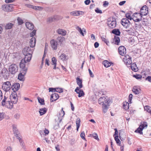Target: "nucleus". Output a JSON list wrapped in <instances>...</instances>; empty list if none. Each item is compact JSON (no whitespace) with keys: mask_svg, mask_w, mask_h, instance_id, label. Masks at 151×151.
<instances>
[{"mask_svg":"<svg viewBox=\"0 0 151 151\" xmlns=\"http://www.w3.org/2000/svg\"><path fill=\"white\" fill-rule=\"evenodd\" d=\"M10 101H6L7 98L4 96V99L2 100V105L3 106L5 105L7 108H12L14 104L17 103L18 101L17 95L16 92H13L12 93L10 96Z\"/></svg>","mask_w":151,"mask_h":151,"instance_id":"f257e3e1","label":"nucleus"},{"mask_svg":"<svg viewBox=\"0 0 151 151\" xmlns=\"http://www.w3.org/2000/svg\"><path fill=\"white\" fill-rule=\"evenodd\" d=\"M30 47H26L23 50V54L25 57L24 58L21 60V63H26L27 62H29L31 60L33 50V48L32 49Z\"/></svg>","mask_w":151,"mask_h":151,"instance_id":"f03ea898","label":"nucleus"},{"mask_svg":"<svg viewBox=\"0 0 151 151\" xmlns=\"http://www.w3.org/2000/svg\"><path fill=\"white\" fill-rule=\"evenodd\" d=\"M25 64L21 63L20 62L19 65L20 68L22 69L21 73H19L18 76V79L21 81H24V76L25 75L27 70V68L25 67Z\"/></svg>","mask_w":151,"mask_h":151,"instance_id":"7ed1b4c3","label":"nucleus"},{"mask_svg":"<svg viewBox=\"0 0 151 151\" xmlns=\"http://www.w3.org/2000/svg\"><path fill=\"white\" fill-rule=\"evenodd\" d=\"M18 70V66L15 64H12L9 67V71L12 74H15L17 72Z\"/></svg>","mask_w":151,"mask_h":151,"instance_id":"20e7f679","label":"nucleus"},{"mask_svg":"<svg viewBox=\"0 0 151 151\" xmlns=\"http://www.w3.org/2000/svg\"><path fill=\"white\" fill-rule=\"evenodd\" d=\"M111 102V101L108 98H106L105 96L101 97L98 100L99 103V104H102V105L107 104L108 106H109Z\"/></svg>","mask_w":151,"mask_h":151,"instance_id":"39448f33","label":"nucleus"},{"mask_svg":"<svg viewBox=\"0 0 151 151\" xmlns=\"http://www.w3.org/2000/svg\"><path fill=\"white\" fill-rule=\"evenodd\" d=\"M107 23L108 26L112 29L115 28L116 25V21L115 19L113 18L109 19Z\"/></svg>","mask_w":151,"mask_h":151,"instance_id":"423d86ee","label":"nucleus"},{"mask_svg":"<svg viewBox=\"0 0 151 151\" xmlns=\"http://www.w3.org/2000/svg\"><path fill=\"white\" fill-rule=\"evenodd\" d=\"M132 58L131 57L128 55H125L124 58H123V61L124 62V63L128 66V65H130L132 63Z\"/></svg>","mask_w":151,"mask_h":151,"instance_id":"0eeeda50","label":"nucleus"},{"mask_svg":"<svg viewBox=\"0 0 151 151\" xmlns=\"http://www.w3.org/2000/svg\"><path fill=\"white\" fill-rule=\"evenodd\" d=\"M13 4H5L2 6L1 8L5 12L11 11L13 8Z\"/></svg>","mask_w":151,"mask_h":151,"instance_id":"6e6552de","label":"nucleus"},{"mask_svg":"<svg viewBox=\"0 0 151 151\" xmlns=\"http://www.w3.org/2000/svg\"><path fill=\"white\" fill-rule=\"evenodd\" d=\"M121 23L122 25L126 28L129 27L130 24V23L129 20L127 18L122 19Z\"/></svg>","mask_w":151,"mask_h":151,"instance_id":"1a4fd4ad","label":"nucleus"},{"mask_svg":"<svg viewBox=\"0 0 151 151\" xmlns=\"http://www.w3.org/2000/svg\"><path fill=\"white\" fill-rule=\"evenodd\" d=\"M12 88L11 83L9 81L4 82L2 88L5 91H9Z\"/></svg>","mask_w":151,"mask_h":151,"instance_id":"9d476101","label":"nucleus"},{"mask_svg":"<svg viewBox=\"0 0 151 151\" xmlns=\"http://www.w3.org/2000/svg\"><path fill=\"white\" fill-rule=\"evenodd\" d=\"M142 14L138 13H134L132 16V19L134 22H138L140 21L139 18L142 17Z\"/></svg>","mask_w":151,"mask_h":151,"instance_id":"9b49d317","label":"nucleus"},{"mask_svg":"<svg viewBox=\"0 0 151 151\" xmlns=\"http://www.w3.org/2000/svg\"><path fill=\"white\" fill-rule=\"evenodd\" d=\"M65 114V111H63V108H62V109L60 111H59L57 114V116L59 120V123H60L62 121L63 118Z\"/></svg>","mask_w":151,"mask_h":151,"instance_id":"f8f14e48","label":"nucleus"},{"mask_svg":"<svg viewBox=\"0 0 151 151\" xmlns=\"http://www.w3.org/2000/svg\"><path fill=\"white\" fill-rule=\"evenodd\" d=\"M51 46L53 50H56L58 47V42L54 39L50 41Z\"/></svg>","mask_w":151,"mask_h":151,"instance_id":"ddd939ff","label":"nucleus"},{"mask_svg":"<svg viewBox=\"0 0 151 151\" xmlns=\"http://www.w3.org/2000/svg\"><path fill=\"white\" fill-rule=\"evenodd\" d=\"M76 82L78 85L79 86V87H77L76 89V90H79V89L83 87L82 81V79H80L79 78L77 77L76 79Z\"/></svg>","mask_w":151,"mask_h":151,"instance_id":"4468645a","label":"nucleus"},{"mask_svg":"<svg viewBox=\"0 0 151 151\" xmlns=\"http://www.w3.org/2000/svg\"><path fill=\"white\" fill-rule=\"evenodd\" d=\"M119 52L121 55L124 56L126 53L125 48L123 46L119 47Z\"/></svg>","mask_w":151,"mask_h":151,"instance_id":"2eb2a0df","label":"nucleus"},{"mask_svg":"<svg viewBox=\"0 0 151 151\" xmlns=\"http://www.w3.org/2000/svg\"><path fill=\"white\" fill-rule=\"evenodd\" d=\"M70 14L73 16H79L80 15H83L84 14L83 12L78 11H74L70 12Z\"/></svg>","mask_w":151,"mask_h":151,"instance_id":"dca6fc26","label":"nucleus"},{"mask_svg":"<svg viewBox=\"0 0 151 151\" xmlns=\"http://www.w3.org/2000/svg\"><path fill=\"white\" fill-rule=\"evenodd\" d=\"M141 91V88L140 86H134L132 89L133 92L135 94H138Z\"/></svg>","mask_w":151,"mask_h":151,"instance_id":"f3484780","label":"nucleus"},{"mask_svg":"<svg viewBox=\"0 0 151 151\" xmlns=\"http://www.w3.org/2000/svg\"><path fill=\"white\" fill-rule=\"evenodd\" d=\"M59 97L58 95L56 93H54L51 95L50 101L51 102H52L58 99Z\"/></svg>","mask_w":151,"mask_h":151,"instance_id":"a211bd4d","label":"nucleus"},{"mask_svg":"<svg viewBox=\"0 0 151 151\" xmlns=\"http://www.w3.org/2000/svg\"><path fill=\"white\" fill-rule=\"evenodd\" d=\"M36 42V39L34 37H32L30 40L29 45L30 47L33 48L34 47L35 45Z\"/></svg>","mask_w":151,"mask_h":151,"instance_id":"6ab92c4d","label":"nucleus"},{"mask_svg":"<svg viewBox=\"0 0 151 151\" xmlns=\"http://www.w3.org/2000/svg\"><path fill=\"white\" fill-rule=\"evenodd\" d=\"M20 87V84L19 83H16L12 85V88L13 91V92H15L17 91Z\"/></svg>","mask_w":151,"mask_h":151,"instance_id":"aec40b11","label":"nucleus"},{"mask_svg":"<svg viewBox=\"0 0 151 151\" xmlns=\"http://www.w3.org/2000/svg\"><path fill=\"white\" fill-rule=\"evenodd\" d=\"M76 29H77L80 33L83 36H84V33L86 34V29L83 28L82 29L79 26H77L76 28Z\"/></svg>","mask_w":151,"mask_h":151,"instance_id":"412c9836","label":"nucleus"},{"mask_svg":"<svg viewBox=\"0 0 151 151\" xmlns=\"http://www.w3.org/2000/svg\"><path fill=\"white\" fill-rule=\"evenodd\" d=\"M56 32L59 35L63 36H65L66 33V31L64 29H58L56 30Z\"/></svg>","mask_w":151,"mask_h":151,"instance_id":"4be33fe9","label":"nucleus"},{"mask_svg":"<svg viewBox=\"0 0 151 151\" xmlns=\"http://www.w3.org/2000/svg\"><path fill=\"white\" fill-rule=\"evenodd\" d=\"M148 13V9L146 5L142 6V16H146Z\"/></svg>","mask_w":151,"mask_h":151,"instance_id":"5701e85b","label":"nucleus"},{"mask_svg":"<svg viewBox=\"0 0 151 151\" xmlns=\"http://www.w3.org/2000/svg\"><path fill=\"white\" fill-rule=\"evenodd\" d=\"M25 24L27 28L30 30H32L34 28V25L32 23L27 22Z\"/></svg>","mask_w":151,"mask_h":151,"instance_id":"b1692460","label":"nucleus"},{"mask_svg":"<svg viewBox=\"0 0 151 151\" xmlns=\"http://www.w3.org/2000/svg\"><path fill=\"white\" fill-rule=\"evenodd\" d=\"M102 64L106 68H108L112 64H113L112 62H109L107 60L104 61L102 62Z\"/></svg>","mask_w":151,"mask_h":151,"instance_id":"393cba45","label":"nucleus"},{"mask_svg":"<svg viewBox=\"0 0 151 151\" xmlns=\"http://www.w3.org/2000/svg\"><path fill=\"white\" fill-rule=\"evenodd\" d=\"M130 67L132 70L134 72H137L138 70V68L135 63H132Z\"/></svg>","mask_w":151,"mask_h":151,"instance_id":"a878e982","label":"nucleus"},{"mask_svg":"<svg viewBox=\"0 0 151 151\" xmlns=\"http://www.w3.org/2000/svg\"><path fill=\"white\" fill-rule=\"evenodd\" d=\"M75 91L78 94V97H80L81 96H83L84 95V93L82 90L79 89V90H76L75 89Z\"/></svg>","mask_w":151,"mask_h":151,"instance_id":"bb28decb","label":"nucleus"},{"mask_svg":"<svg viewBox=\"0 0 151 151\" xmlns=\"http://www.w3.org/2000/svg\"><path fill=\"white\" fill-rule=\"evenodd\" d=\"M102 108L103 112L104 113L106 112L109 106L107 104H105L102 105Z\"/></svg>","mask_w":151,"mask_h":151,"instance_id":"cd10ccee","label":"nucleus"},{"mask_svg":"<svg viewBox=\"0 0 151 151\" xmlns=\"http://www.w3.org/2000/svg\"><path fill=\"white\" fill-rule=\"evenodd\" d=\"M47 109L46 108H41L40 109L39 112L40 115L42 116L45 114L47 111Z\"/></svg>","mask_w":151,"mask_h":151,"instance_id":"c85d7f7f","label":"nucleus"},{"mask_svg":"<svg viewBox=\"0 0 151 151\" xmlns=\"http://www.w3.org/2000/svg\"><path fill=\"white\" fill-rule=\"evenodd\" d=\"M112 33L118 36L120 34V32L119 31V30L118 29H113L112 31Z\"/></svg>","mask_w":151,"mask_h":151,"instance_id":"c756f323","label":"nucleus"},{"mask_svg":"<svg viewBox=\"0 0 151 151\" xmlns=\"http://www.w3.org/2000/svg\"><path fill=\"white\" fill-rule=\"evenodd\" d=\"M134 132L138 133L140 134H142V123H140L139 127Z\"/></svg>","mask_w":151,"mask_h":151,"instance_id":"7c9ffc66","label":"nucleus"},{"mask_svg":"<svg viewBox=\"0 0 151 151\" xmlns=\"http://www.w3.org/2000/svg\"><path fill=\"white\" fill-rule=\"evenodd\" d=\"M114 41L115 42V43L116 44L118 45L120 41L119 37L118 36H115L114 38Z\"/></svg>","mask_w":151,"mask_h":151,"instance_id":"2f4dec72","label":"nucleus"},{"mask_svg":"<svg viewBox=\"0 0 151 151\" xmlns=\"http://www.w3.org/2000/svg\"><path fill=\"white\" fill-rule=\"evenodd\" d=\"M143 106L145 110H146L147 111L151 114V110L150 109L151 108L150 106L147 105L145 106L144 105H143Z\"/></svg>","mask_w":151,"mask_h":151,"instance_id":"473e14b6","label":"nucleus"},{"mask_svg":"<svg viewBox=\"0 0 151 151\" xmlns=\"http://www.w3.org/2000/svg\"><path fill=\"white\" fill-rule=\"evenodd\" d=\"M80 119L78 118L77 119L76 124V129L77 131L78 130V129L80 126Z\"/></svg>","mask_w":151,"mask_h":151,"instance_id":"72a5a7b5","label":"nucleus"},{"mask_svg":"<svg viewBox=\"0 0 151 151\" xmlns=\"http://www.w3.org/2000/svg\"><path fill=\"white\" fill-rule=\"evenodd\" d=\"M106 37L104 35L102 36L101 37L102 40L103 41L105 42L107 45L109 43L108 41L106 39Z\"/></svg>","mask_w":151,"mask_h":151,"instance_id":"f704fd0d","label":"nucleus"},{"mask_svg":"<svg viewBox=\"0 0 151 151\" xmlns=\"http://www.w3.org/2000/svg\"><path fill=\"white\" fill-rule=\"evenodd\" d=\"M57 40L58 41L59 43L62 44L65 38L59 36L57 37Z\"/></svg>","mask_w":151,"mask_h":151,"instance_id":"c9c22d12","label":"nucleus"},{"mask_svg":"<svg viewBox=\"0 0 151 151\" xmlns=\"http://www.w3.org/2000/svg\"><path fill=\"white\" fill-rule=\"evenodd\" d=\"M123 108L125 110L128 109L129 107V104L128 102L124 103L123 105Z\"/></svg>","mask_w":151,"mask_h":151,"instance_id":"e433bc0d","label":"nucleus"},{"mask_svg":"<svg viewBox=\"0 0 151 151\" xmlns=\"http://www.w3.org/2000/svg\"><path fill=\"white\" fill-rule=\"evenodd\" d=\"M57 16L50 17L49 18L48 20L50 22L53 21L57 20Z\"/></svg>","mask_w":151,"mask_h":151,"instance_id":"4c0bfd02","label":"nucleus"},{"mask_svg":"<svg viewBox=\"0 0 151 151\" xmlns=\"http://www.w3.org/2000/svg\"><path fill=\"white\" fill-rule=\"evenodd\" d=\"M114 139L116 141V143L118 145H120L121 142L119 139L118 138V136H115L114 137Z\"/></svg>","mask_w":151,"mask_h":151,"instance_id":"58836bf2","label":"nucleus"},{"mask_svg":"<svg viewBox=\"0 0 151 151\" xmlns=\"http://www.w3.org/2000/svg\"><path fill=\"white\" fill-rule=\"evenodd\" d=\"M13 26V24H12L8 23L6 25L5 27L6 29H11Z\"/></svg>","mask_w":151,"mask_h":151,"instance_id":"ea45409f","label":"nucleus"},{"mask_svg":"<svg viewBox=\"0 0 151 151\" xmlns=\"http://www.w3.org/2000/svg\"><path fill=\"white\" fill-rule=\"evenodd\" d=\"M147 124L146 122H144L142 124V131L143 129L147 128Z\"/></svg>","mask_w":151,"mask_h":151,"instance_id":"a19ab883","label":"nucleus"},{"mask_svg":"<svg viewBox=\"0 0 151 151\" xmlns=\"http://www.w3.org/2000/svg\"><path fill=\"white\" fill-rule=\"evenodd\" d=\"M38 102L41 105H43L44 104V100L40 97H38L37 98Z\"/></svg>","mask_w":151,"mask_h":151,"instance_id":"79ce46f5","label":"nucleus"},{"mask_svg":"<svg viewBox=\"0 0 151 151\" xmlns=\"http://www.w3.org/2000/svg\"><path fill=\"white\" fill-rule=\"evenodd\" d=\"M125 16L126 17V18L127 19H129L131 20L132 19V17H131L130 14L129 13H127L126 14Z\"/></svg>","mask_w":151,"mask_h":151,"instance_id":"37998d69","label":"nucleus"},{"mask_svg":"<svg viewBox=\"0 0 151 151\" xmlns=\"http://www.w3.org/2000/svg\"><path fill=\"white\" fill-rule=\"evenodd\" d=\"M66 57V55L64 54H62L59 56V58L63 61L65 60Z\"/></svg>","mask_w":151,"mask_h":151,"instance_id":"c03bdc74","label":"nucleus"},{"mask_svg":"<svg viewBox=\"0 0 151 151\" xmlns=\"http://www.w3.org/2000/svg\"><path fill=\"white\" fill-rule=\"evenodd\" d=\"M17 20L18 24L19 25H21L23 23V20L21 18L18 17Z\"/></svg>","mask_w":151,"mask_h":151,"instance_id":"a18cd8bd","label":"nucleus"},{"mask_svg":"<svg viewBox=\"0 0 151 151\" xmlns=\"http://www.w3.org/2000/svg\"><path fill=\"white\" fill-rule=\"evenodd\" d=\"M93 137L95 139L97 140H99V138H98V136L97 134L96 133H94L92 134Z\"/></svg>","mask_w":151,"mask_h":151,"instance_id":"49530a36","label":"nucleus"},{"mask_svg":"<svg viewBox=\"0 0 151 151\" xmlns=\"http://www.w3.org/2000/svg\"><path fill=\"white\" fill-rule=\"evenodd\" d=\"M52 64H56L57 60L55 57H53L52 59Z\"/></svg>","mask_w":151,"mask_h":151,"instance_id":"de8ad7c7","label":"nucleus"},{"mask_svg":"<svg viewBox=\"0 0 151 151\" xmlns=\"http://www.w3.org/2000/svg\"><path fill=\"white\" fill-rule=\"evenodd\" d=\"M80 136H81V138L82 139H83L84 140H86V138L85 137V133L83 131L82 132H81V134Z\"/></svg>","mask_w":151,"mask_h":151,"instance_id":"09e8293b","label":"nucleus"},{"mask_svg":"<svg viewBox=\"0 0 151 151\" xmlns=\"http://www.w3.org/2000/svg\"><path fill=\"white\" fill-rule=\"evenodd\" d=\"M33 9L36 10H41L42 9V8L41 6H34Z\"/></svg>","mask_w":151,"mask_h":151,"instance_id":"8fccbe9b","label":"nucleus"},{"mask_svg":"<svg viewBox=\"0 0 151 151\" xmlns=\"http://www.w3.org/2000/svg\"><path fill=\"white\" fill-rule=\"evenodd\" d=\"M36 33V30L34 29L30 33V36L33 37V36L35 35Z\"/></svg>","mask_w":151,"mask_h":151,"instance_id":"3c124183","label":"nucleus"},{"mask_svg":"<svg viewBox=\"0 0 151 151\" xmlns=\"http://www.w3.org/2000/svg\"><path fill=\"white\" fill-rule=\"evenodd\" d=\"M133 96V95L132 94H130L129 96V99H128V102H129L130 103H131V100L132 99V98Z\"/></svg>","mask_w":151,"mask_h":151,"instance_id":"603ef678","label":"nucleus"},{"mask_svg":"<svg viewBox=\"0 0 151 151\" xmlns=\"http://www.w3.org/2000/svg\"><path fill=\"white\" fill-rule=\"evenodd\" d=\"M134 77L137 79H141L142 78V75H134Z\"/></svg>","mask_w":151,"mask_h":151,"instance_id":"864d4df0","label":"nucleus"},{"mask_svg":"<svg viewBox=\"0 0 151 151\" xmlns=\"http://www.w3.org/2000/svg\"><path fill=\"white\" fill-rule=\"evenodd\" d=\"M56 91L59 93H62L63 92V90L62 89L60 88H56Z\"/></svg>","mask_w":151,"mask_h":151,"instance_id":"5fc2aeb1","label":"nucleus"},{"mask_svg":"<svg viewBox=\"0 0 151 151\" xmlns=\"http://www.w3.org/2000/svg\"><path fill=\"white\" fill-rule=\"evenodd\" d=\"M96 12L97 13L101 14L102 13V11L100 10L98 8H97L95 10Z\"/></svg>","mask_w":151,"mask_h":151,"instance_id":"6e6d98bb","label":"nucleus"},{"mask_svg":"<svg viewBox=\"0 0 151 151\" xmlns=\"http://www.w3.org/2000/svg\"><path fill=\"white\" fill-rule=\"evenodd\" d=\"M4 118V114L3 113H0V121Z\"/></svg>","mask_w":151,"mask_h":151,"instance_id":"4d7b16f0","label":"nucleus"},{"mask_svg":"<svg viewBox=\"0 0 151 151\" xmlns=\"http://www.w3.org/2000/svg\"><path fill=\"white\" fill-rule=\"evenodd\" d=\"M20 116V114L18 113L14 115V117L17 119H18L19 118Z\"/></svg>","mask_w":151,"mask_h":151,"instance_id":"13d9d810","label":"nucleus"},{"mask_svg":"<svg viewBox=\"0 0 151 151\" xmlns=\"http://www.w3.org/2000/svg\"><path fill=\"white\" fill-rule=\"evenodd\" d=\"M49 92H55L56 91V88H49Z\"/></svg>","mask_w":151,"mask_h":151,"instance_id":"bf43d9fd","label":"nucleus"},{"mask_svg":"<svg viewBox=\"0 0 151 151\" xmlns=\"http://www.w3.org/2000/svg\"><path fill=\"white\" fill-rule=\"evenodd\" d=\"M15 0H5V2L6 3H9L13 2Z\"/></svg>","mask_w":151,"mask_h":151,"instance_id":"052dcab7","label":"nucleus"},{"mask_svg":"<svg viewBox=\"0 0 151 151\" xmlns=\"http://www.w3.org/2000/svg\"><path fill=\"white\" fill-rule=\"evenodd\" d=\"M91 1L90 0H86L85 1L84 3L86 5H88L90 3Z\"/></svg>","mask_w":151,"mask_h":151,"instance_id":"680f3d73","label":"nucleus"},{"mask_svg":"<svg viewBox=\"0 0 151 151\" xmlns=\"http://www.w3.org/2000/svg\"><path fill=\"white\" fill-rule=\"evenodd\" d=\"M146 80H148L149 81L151 82V76H148L146 78Z\"/></svg>","mask_w":151,"mask_h":151,"instance_id":"e2e57ef3","label":"nucleus"},{"mask_svg":"<svg viewBox=\"0 0 151 151\" xmlns=\"http://www.w3.org/2000/svg\"><path fill=\"white\" fill-rule=\"evenodd\" d=\"M114 130L115 131V132L114 134V136H118V132L117 129L115 128L114 129Z\"/></svg>","mask_w":151,"mask_h":151,"instance_id":"0e129e2a","label":"nucleus"},{"mask_svg":"<svg viewBox=\"0 0 151 151\" xmlns=\"http://www.w3.org/2000/svg\"><path fill=\"white\" fill-rule=\"evenodd\" d=\"M59 124L58 123L56 125H55L54 126V128L56 129H57L59 127Z\"/></svg>","mask_w":151,"mask_h":151,"instance_id":"69168bd1","label":"nucleus"},{"mask_svg":"<svg viewBox=\"0 0 151 151\" xmlns=\"http://www.w3.org/2000/svg\"><path fill=\"white\" fill-rule=\"evenodd\" d=\"M6 151H12V148L9 146L6 149Z\"/></svg>","mask_w":151,"mask_h":151,"instance_id":"338daca9","label":"nucleus"},{"mask_svg":"<svg viewBox=\"0 0 151 151\" xmlns=\"http://www.w3.org/2000/svg\"><path fill=\"white\" fill-rule=\"evenodd\" d=\"M126 2L125 1H121L119 3V4L120 6H122L124 5Z\"/></svg>","mask_w":151,"mask_h":151,"instance_id":"774afa93","label":"nucleus"}]
</instances>
